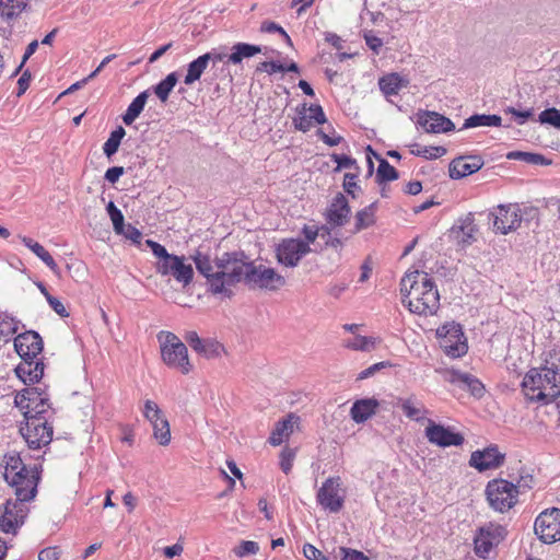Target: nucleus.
I'll return each mask as SVG.
<instances>
[{
	"instance_id": "nucleus-47",
	"label": "nucleus",
	"mask_w": 560,
	"mask_h": 560,
	"mask_svg": "<svg viewBox=\"0 0 560 560\" xmlns=\"http://www.w3.org/2000/svg\"><path fill=\"white\" fill-rule=\"evenodd\" d=\"M258 551V544L252 540H244L236 548H234V553L240 558L246 557L248 555H256Z\"/></svg>"
},
{
	"instance_id": "nucleus-61",
	"label": "nucleus",
	"mask_w": 560,
	"mask_h": 560,
	"mask_svg": "<svg viewBox=\"0 0 560 560\" xmlns=\"http://www.w3.org/2000/svg\"><path fill=\"white\" fill-rule=\"evenodd\" d=\"M366 46L373 50L375 54H378L381 47L383 46V40L377 36L372 35L371 33L364 35Z\"/></svg>"
},
{
	"instance_id": "nucleus-48",
	"label": "nucleus",
	"mask_w": 560,
	"mask_h": 560,
	"mask_svg": "<svg viewBox=\"0 0 560 560\" xmlns=\"http://www.w3.org/2000/svg\"><path fill=\"white\" fill-rule=\"evenodd\" d=\"M295 457V451L289 447H284L280 454V467L282 471L288 475L293 466Z\"/></svg>"
},
{
	"instance_id": "nucleus-56",
	"label": "nucleus",
	"mask_w": 560,
	"mask_h": 560,
	"mask_svg": "<svg viewBox=\"0 0 560 560\" xmlns=\"http://www.w3.org/2000/svg\"><path fill=\"white\" fill-rule=\"evenodd\" d=\"M331 159L335 163H337V170L349 168L355 164V160L345 154L334 153Z\"/></svg>"
},
{
	"instance_id": "nucleus-50",
	"label": "nucleus",
	"mask_w": 560,
	"mask_h": 560,
	"mask_svg": "<svg viewBox=\"0 0 560 560\" xmlns=\"http://www.w3.org/2000/svg\"><path fill=\"white\" fill-rule=\"evenodd\" d=\"M504 113L511 114L518 125H524L527 121V119L533 116L534 109L529 108L526 110H517L516 108L509 106L504 108Z\"/></svg>"
},
{
	"instance_id": "nucleus-21",
	"label": "nucleus",
	"mask_w": 560,
	"mask_h": 560,
	"mask_svg": "<svg viewBox=\"0 0 560 560\" xmlns=\"http://www.w3.org/2000/svg\"><path fill=\"white\" fill-rule=\"evenodd\" d=\"M483 166V160L478 155L459 156L450 164V176L459 179L478 172Z\"/></svg>"
},
{
	"instance_id": "nucleus-33",
	"label": "nucleus",
	"mask_w": 560,
	"mask_h": 560,
	"mask_svg": "<svg viewBox=\"0 0 560 560\" xmlns=\"http://www.w3.org/2000/svg\"><path fill=\"white\" fill-rule=\"evenodd\" d=\"M149 97V91L141 92L137 97L129 104L127 110L122 115V121L125 125L130 126L142 113Z\"/></svg>"
},
{
	"instance_id": "nucleus-35",
	"label": "nucleus",
	"mask_w": 560,
	"mask_h": 560,
	"mask_svg": "<svg viewBox=\"0 0 560 560\" xmlns=\"http://www.w3.org/2000/svg\"><path fill=\"white\" fill-rule=\"evenodd\" d=\"M207 57L203 55L197 57L187 65V72L184 78L186 85H192L196 81L200 80L202 73L208 68Z\"/></svg>"
},
{
	"instance_id": "nucleus-32",
	"label": "nucleus",
	"mask_w": 560,
	"mask_h": 560,
	"mask_svg": "<svg viewBox=\"0 0 560 560\" xmlns=\"http://www.w3.org/2000/svg\"><path fill=\"white\" fill-rule=\"evenodd\" d=\"M378 85L385 96L396 95L401 88L408 85V80L398 73H389L380 79Z\"/></svg>"
},
{
	"instance_id": "nucleus-20",
	"label": "nucleus",
	"mask_w": 560,
	"mask_h": 560,
	"mask_svg": "<svg viewBox=\"0 0 560 560\" xmlns=\"http://www.w3.org/2000/svg\"><path fill=\"white\" fill-rule=\"evenodd\" d=\"M504 455L499 452L498 446H489L471 453L469 465L478 471L498 468L502 465Z\"/></svg>"
},
{
	"instance_id": "nucleus-25",
	"label": "nucleus",
	"mask_w": 560,
	"mask_h": 560,
	"mask_svg": "<svg viewBox=\"0 0 560 560\" xmlns=\"http://www.w3.org/2000/svg\"><path fill=\"white\" fill-rule=\"evenodd\" d=\"M447 381L462 388L468 389L476 397H481L485 392L482 383L468 373L451 370L448 372Z\"/></svg>"
},
{
	"instance_id": "nucleus-3",
	"label": "nucleus",
	"mask_w": 560,
	"mask_h": 560,
	"mask_svg": "<svg viewBox=\"0 0 560 560\" xmlns=\"http://www.w3.org/2000/svg\"><path fill=\"white\" fill-rule=\"evenodd\" d=\"M43 347L42 337L34 330L19 334L14 338V349L21 358L15 374L26 385L39 382L44 375V363L38 358Z\"/></svg>"
},
{
	"instance_id": "nucleus-11",
	"label": "nucleus",
	"mask_w": 560,
	"mask_h": 560,
	"mask_svg": "<svg viewBox=\"0 0 560 560\" xmlns=\"http://www.w3.org/2000/svg\"><path fill=\"white\" fill-rule=\"evenodd\" d=\"M436 336L441 348L448 357L456 359L467 353V341L459 324H444L436 329Z\"/></svg>"
},
{
	"instance_id": "nucleus-59",
	"label": "nucleus",
	"mask_w": 560,
	"mask_h": 560,
	"mask_svg": "<svg viewBox=\"0 0 560 560\" xmlns=\"http://www.w3.org/2000/svg\"><path fill=\"white\" fill-rule=\"evenodd\" d=\"M60 550L58 547H48L39 551L38 560H58Z\"/></svg>"
},
{
	"instance_id": "nucleus-8",
	"label": "nucleus",
	"mask_w": 560,
	"mask_h": 560,
	"mask_svg": "<svg viewBox=\"0 0 560 560\" xmlns=\"http://www.w3.org/2000/svg\"><path fill=\"white\" fill-rule=\"evenodd\" d=\"M486 494L490 506L503 513L515 505L518 490L513 482L504 479H493L488 482Z\"/></svg>"
},
{
	"instance_id": "nucleus-42",
	"label": "nucleus",
	"mask_w": 560,
	"mask_h": 560,
	"mask_svg": "<svg viewBox=\"0 0 560 560\" xmlns=\"http://www.w3.org/2000/svg\"><path fill=\"white\" fill-rule=\"evenodd\" d=\"M151 425L153 429V436L159 444L163 446L167 445L171 442V430L167 419L160 420Z\"/></svg>"
},
{
	"instance_id": "nucleus-52",
	"label": "nucleus",
	"mask_w": 560,
	"mask_h": 560,
	"mask_svg": "<svg viewBox=\"0 0 560 560\" xmlns=\"http://www.w3.org/2000/svg\"><path fill=\"white\" fill-rule=\"evenodd\" d=\"M481 126H489L488 115L486 114H475L468 117L467 119H465L463 128L468 129Z\"/></svg>"
},
{
	"instance_id": "nucleus-53",
	"label": "nucleus",
	"mask_w": 560,
	"mask_h": 560,
	"mask_svg": "<svg viewBox=\"0 0 560 560\" xmlns=\"http://www.w3.org/2000/svg\"><path fill=\"white\" fill-rule=\"evenodd\" d=\"M230 54L225 52L223 49H211L210 51L203 54V57H207V62H212L215 66L218 62H226Z\"/></svg>"
},
{
	"instance_id": "nucleus-24",
	"label": "nucleus",
	"mask_w": 560,
	"mask_h": 560,
	"mask_svg": "<svg viewBox=\"0 0 560 560\" xmlns=\"http://www.w3.org/2000/svg\"><path fill=\"white\" fill-rule=\"evenodd\" d=\"M350 215V207L342 194H337L326 211V220L332 226H342Z\"/></svg>"
},
{
	"instance_id": "nucleus-46",
	"label": "nucleus",
	"mask_w": 560,
	"mask_h": 560,
	"mask_svg": "<svg viewBox=\"0 0 560 560\" xmlns=\"http://www.w3.org/2000/svg\"><path fill=\"white\" fill-rule=\"evenodd\" d=\"M411 153L417 156H423L428 160H433L443 156L446 153L444 147H421L419 149H412Z\"/></svg>"
},
{
	"instance_id": "nucleus-30",
	"label": "nucleus",
	"mask_w": 560,
	"mask_h": 560,
	"mask_svg": "<svg viewBox=\"0 0 560 560\" xmlns=\"http://www.w3.org/2000/svg\"><path fill=\"white\" fill-rule=\"evenodd\" d=\"M261 51L260 46L247 43H236L231 48L228 63L240 65L244 59L250 58Z\"/></svg>"
},
{
	"instance_id": "nucleus-26",
	"label": "nucleus",
	"mask_w": 560,
	"mask_h": 560,
	"mask_svg": "<svg viewBox=\"0 0 560 560\" xmlns=\"http://www.w3.org/2000/svg\"><path fill=\"white\" fill-rule=\"evenodd\" d=\"M380 402L375 398L359 399L353 402L350 409L351 419L355 423H363L375 415Z\"/></svg>"
},
{
	"instance_id": "nucleus-31",
	"label": "nucleus",
	"mask_w": 560,
	"mask_h": 560,
	"mask_svg": "<svg viewBox=\"0 0 560 560\" xmlns=\"http://www.w3.org/2000/svg\"><path fill=\"white\" fill-rule=\"evenodd\" d=\"M22 243L31 249L52 272L58 273L59 267L52 256L45 249L43 245L35 242L31 237L20 236Z\"/></svg>"
},
{
	"instance_id": "nucleus-12",
	"label": "nucleus",
	"mask_w": 560,
	"mask_h": 560,
	"mask_svg": "<svg viewBox=\"0 0 560 560\" xmlns=\"http://www.w3.org/2000/svg\"><path fill=\"white\" fill-rule=\"evenodd\" d=\"M346 490L340 477L327 478L316 494L317 503L330 513H338L345 504Z\"/></svg>"
},
{
	"instance_id": "nucleus-37",
	"label": "nucleus",
	"mask_w": 560,
	"mask_h": 560,
	"mask_svg": "<svg viewBox=\"0 0 560 560\" xmlns=\"http://www.w3.org/2000/svg\"><path fill=\"white\" fill-rule=\"evenodd\" d=\"M20 320L0 311V339L9 341L19 330Z\"/></svg>"
},
{
	"instance_id": "nucleus-4",
	"label": "nucleus",
	"mask_w": 560,
	"mask_h": 560,
	"mask_svg": "<svg viewBox=\"0 0 560 560\" xmlns=\"http://www.w3.org/2000/svg\"><path fill=\"white\" fill-rule=\"evenodd\" d=\"M3 477L20 500H33L40 479L38 465L26 466L20 454L10 452L3 458Z\"/></svg>"
},
{
	"instance_id": "nucleus-39",
	"label": "nucleus",
	"mask_w": 560,
	"mask_h": 560,
	"mask_svg": "<svg viewBox=\"0 0 560 560\" xmlns=\"http://www.w3.org/2000/svg\"><path fill=\"white\" fill-rule=\"evenodd\" d=\"M30 0H0V15L7 19L18 16Z\"/></svg>"
},
{
	"instance_id": "nucleus-49",
	"label": "nucleus",
	"mask_w": 560,
	"mask_h": 560,
	"mask_svg": "<svg viewBox=\"0 0 560 560\" xmlns=\"http://www.w3.org/2000/svg\"><path fill=\"white\" fill-rule=\"evenodd\" d=\"M260 31L264 33H279L289 45H292L291 38L288 35V33L283 30L282 26L275 22L264 21L260 25Z\"/></svg>"
},
{
	"instance_id": "nucleus-5",
	"label": "nucleus",
	"mask_w": 560,
	"mask_h": 560,
	"mask_svg": "<svg viewBox=\"0 0 560 560\" xmlns=\"http://www.w3.org/2000/svg\"><path fill=\"white\" fill-rule=\"evenodd\" d=\"M522 390L528 401L547 405L560 395V372L552 363L529 370L522 382Z\"/></svg>"
},
{
	"instance_id": "nucleus-62",
	"label": "nucleus",
	"mask_w": 560,
	"mask_h": 560,
	"mask_svg": "<svg viewBox=\"0 0 560 560\" xmlns=\"http://www.w3.org/2000/svg\"><path fill=\"white\" fill-rule=\"evenodd\" d=\"M30 81H31V73L28 70H25L22 73V75L20 77V79L18 80V93H16L18 96H21L22 94H24L26 92V90L30 86Z\"/></svg>"
},
{
	"instance_id": "nucleus-17",
	"label": "nucleus",
	"mask_w": 560,
	"mask_h": 560,
	"mask_svg": "<svg viewBox=\"0 0 560 560\" xmlns=\"http://www.w3.org/2000/svg\"><path fill=\"white\" fill-rule=\"evenodd\" d=\"M506 530L498 524H488L481 527L475 536V552L481 558H487L492 548L504 538Z\"/></svg>"
},
{
	"instance_id": "nucleus-58",
	"label": "nucleus",
	"mask_w": 560,
	"mask_h": 560,
	"mask_svg": "<svg viewBox=\"0 0 560 560\" xmlns=\"http://www.w3.org/2000/svg\"><path fill=\"white\" fill-rule=\"evenodd\" d=\"M121 235H124L126 238H128L137 244H139L142 238L141 232L137 228L132 226L131 224L124 226V232Z\"/></svg>"
},
{
	"instance_id": "nucleus-36",
	"label": "nucleus",
	"mask_w": 560,
	"mask_h": 560,
	"mask_svg": "<svg viewBox=\"0 0 560 560\" xmlns=\"http://www.w3.org/2000/svg\"><path fill=\"white\" fill-rule=\"evenodd\" d=\"M377 342L378 340L374 337L355 335L352 338L345 340L343 346L351 350L370 352L375 349Z\"/></svg>"
},
{
	"instance_id": "nucleus-13",
	"label": "nucleus",
	"mask_w": 560,
	"mask_h": 560,
	"mask_svg": "<svg viewBox=\"0 0 560 560\" xmlns=\"http://www.w3.org/2000/svg\"><path fill=\"white\" fill-rule=\"evenodd\" d=\"M534 529L545 544L560 540V509L551 508L541 512L535 521Z\"/></svg>"
},
{
	"instance_id": "nucleus-38",
	"label": "nucleus",
	"mask_w": 560,
	"mask_h": 560,
	"mask_svg": "<svg viewBox=\"0 0 560 560\" xmlns=\"http://www.w3.org/2000/svg\"><path fill=\"white\" fill-rule=\"evenodd\" d=\"M178 81L177 72L168 73L165 79L160 81L154 88L153 91L155 95L162 103H165L168 100L170 93L174 89Z\"/></svg>"
},
{
	"instance_id": "nucleus-22",
	"label": "nucleus",
	"mask_w": 560,
	"mask_h": 560,
	"mask_svg": "<svg viewBox=\"0 0 560 560\" xmlns=\"http://www.w3.org/2000/svg\"><path fill=\"white\" fill-rule=\"evenodd\" d=\"M185 339L194 351L207 359L219 357L223 350L220 342L213 339H201L196 331H188Z\"/></svg>"
},
{
	"instance_id": "nucleus-1",
	"label": "nucleus",
	"mask_w": 560,
	"mask_h": 560,
	"mask_svg": "<svg viewBox=\"0 0 560 560\" xmlns=\"http://www.w3.org/2000/svg\"><path fill=\"white\" fill-rule=\"evenodd\" d=\"M194 260L197 270L207 279L209 290L213 294L230 298L232 287L242 280L249 288L270 291H276L285 284L284 277L273 268L261 264L241 262L230 253H224L222 257L215 259L198 254Z\"/></svg>"
},
{
	"instance_id": "nucleus-2",
	"label": "nucleus",
	"mask_w": 560,
	"mask_h": 560,
	"mask_svg": "<svg viewBox=\"0 0 560 560\" xmlns=\"http://www.w3.org/2000/svg\"><path fill=\"white\" fill-rule=\"evenodd\" d=\"M402 303L411 313L433 315L440 307V294L433 280L427 272L415 270L400 281Z\"/></svg>"
},
{
	"instance_id": "nucleus-10",
	"label": "nucleus",
	"mask_w": 560,
	"mask_h": 560,
	"mask_svg": "<svg viewBox=\"0 0 560 560\" xmlns=\"http://www.w3.org/2000/svg\"><path fill=\"white\" fill-rule=\"evenodd\" d=\"M25 424H21L20 433L31 450H39L47 446L51 440L54 430L49 419L37 417L25 418Z\"/></svg>"
},
{
	"instance_id": "nucleus-15",
	"label": "nucleus",
	"mask_w": 560,
	"mask_h": 560,
	"mask_svg": "<svg viewBox=\"0 0 560 560\" xmlns=\"http://www.w3.org/2000/svg\"><path fill=\"white\" fill-rule=\"evenodd\" d=\"M156 270L162 276H172L184 287L188 285L194 278V269L190 264H185L183 256L172 255L166 260H159Z\"/></svg>"
},
{
	"instance_id": "nucleus-45",
	"label": "nucleus",
	"mask_w": 560,
	"mask_h": 560,
	"mask_svg": "<svg viewBox=\"0 0 560 560\" xmlns=\"http://www.w3.org/2000/svg\"><path fill=\"white\" fill-rule=\"evenodd\" d=\"M538 121L560 129V110L555 107L547 108L539 114Z\"/></svg>"
},
{
	"instance_id": "nucleus-14",
	"label": "nucleus",
	"mask_w": 560,
	"mask_h": 560,
	"mask_svg": "<svg viewBox=\"0 0 560 560\" xmlns=\"http://www.w3.org/2000/svg\"><path fill=\"white\" fill-rule=\"evenodd\" d=\"M311 250L308 244L300 238H284L276 247V257L280 265L294 268Z\"/></svg>"
},
{
	"instance_id": "nucleus-18",
	"label": "nucleus",
	"mask_w": 560,
	"mask_h": 560,
	"mask_svg": "<svg viewBox=\"0 0 560 560\" xmlns=\"http://www.w3.org/2000/svg\"><path fill=\"white\" fill-rule=\"evenodd\" d=\"M425 438L430 443L440 447L459 446L465 441L464 436L451 427L438 424L432 420H429L425 428Z\"/></svg>"
},
{
	"instance_id": "nucleus-16",
	"label": "nucleus",
	"mask_w": 560,
	"mask_h": 560,
	"mask_svg": "<svg viewBox=\"0 0 560 560\" xmlns=\"http://www.w3.org/2000/svg\"><path fill=\"white\" fill-rule=\"evenodd\" d=\"M495 232L508 234L515 231L522 222L521 209L517 205H500L492 212Z\"/></svg>"
},
{
	"instance_id": "nucleus-27",
	"label": "nucleus",
	"mask_w": 560,
	"mask_h": 560,
	"mask_svg": "<svg viewBox=\"0 0 560 560\" xmlns=\"http://www.w3.org/2000/svg\"><path fill=\"white\" fill-rule=\"evenodd\" d=\"M368 154V163H369V174L373 172V162L371 160V155H375L380 160V164L376 172V180L381 185L385 182H392L398 178V172L394 166H392L385 159L378 158V155L372 150L371 145L366 148Z\"/></svg>"
},
{
	"instance_id": "nucleus-40",
	"label": "nucleus",
	"mask_w": 560,
	"mask_h": 560,
	"mask_svg": "<svg viewBox=\"0 0 560 560\" xmlns=\"http://www.w3.org/2000/svg\"><path fill=\"white\" fill-rule=\"evenodd\" d=\"M375 203H371L364 209L360 210L355 214V229L354 232H359L374 224L375 222Z\"/></svg>"
},
{
	"instance_id": "nucleus-28",
	"label": "nucleus",
	"mask_w": 560,
	"mask_h": 560,
	"mask_svg": "<svg viewBox=\"0 0 560 560\" xmlns=\"http://www.w3.org/2000/svg\"><path fill=\"white\" fill-rule=\"evenodd\" d=\"M298 420L299 417L291 413L287 419L278 421L269 436V443L273 446L280 445L293 433V424L296 423Z\"/></svg>"
},
{
	"instance_id": "nucleus-57",
	"label": "nucleus",
	"mask_w": 560,
	"mask_h": 560,
	"mask_svg": "<svg viewBox=\"0 0 560 560\" xmlns=\"http://www.w3.org/2000/svg\"><path fill=\"white\" fill-rule=\"evenodd\" d=\"M38 45H39V44H38V40H36V39H35V40H33V42H31V43L27 45V47H26V49H25V52H24V55H23L22 61H21V63L19 65V67L16 68V70L14 71V73H13V74H18V73L21 71V69L23 68V66L25 65V62L30 59V57H31V56H33V55L35 54V51H36V50H37V48H38Z\"/></svg>"
},
{
	"instance_id": "nucleus-19",
	"label": "nucleus",
	"mask_w": 560,
	"mask_h": 560,
	"mask_svg": "<svg viewBox=\"0 0 560 560\" xmlns=\"http://www.w3.org/2000/svg\"><path fill=\"white\" fill-rule=\"evenodd\" d=\"M325 121L326 116L320 105L307 107L303 104L296 108V116L293 118L295 129L302 132L308 131L315 124L322 125Z\"/></svg>"
},
{
	"instance_id": "nucleus-51",
	"label": "nucleus",
	"mask_w": 560,
	"mask_h": 560,
	"mask_svg": "<svg viewBox=\"0 0 560 560\" xmlns=\"http://www.w3.org/2000/svg\"><path fill=\"white\" fill-rule=\"evenodd\" d=\"M324 229L325 228L323 226L322 230H324ZM319 231H320V229L315 224H305L302 228V234L305 238V241H303V243L308 244V247H311V245L314 244L317 236L319 235Z\"/></svg>"
},
{
	"instance_id": "nucleus-34",
	"label": "nucleus",
	"mask_w": 560,
	"mask_h": 560,
	"mask_svg": "<svg viewBox=\"0 0 560 560\" xmlns=\"http://www.w3.org/2000/svg\"><path fill=\"white\" fill-rule=\"evenodd\" d=\"M398 404L405 416L415 421L421 420L427 412L422 404L419 402L413 396L408 398H400Z\"/></svg>"
},
{
	"instance_id": "nucleus-44",
	"label": "nucleus",
	"mask_w": 560,
	"mask_h": 560,
	"mask_svg": "<svg viewBox=\"0 0 560 560\" xmlns=\"http://www.w3.org/2000/svg\"><path fill=\"white\" fill-rule=\"evenodd\" d=\"M107 213L113 222V228L116 234H122L125 220L122 212L115 206L113 201H109L106 207Z\"/></svg>"
},
{
	"instance_id": "nucleus-23",
	"label": "nucleus",
	"mask_w": 560,
	"mask_h": 560,
	"mask_svg": "<svg viewBox=\"0 0 560 560\" xmlns=\"http://www.w3.org/2000/svg\"><path fill=\"white\" fill-rule=\"evenodd\" d=\"M418 124L431 133L448 132L454 130L455 125L445 116L436 112H423L418 115Z\"/></svg>"
},
{
	"instance_id": "nucleus-29",
	"label": "nucleus",
	"mask_w": 560,
	"mask_h": 560,
	"mask_svg": "<svg viewBox=\"0 0 560 560\" xmlns=\"http://www.w3.org/2000/svg\"><path fill=\"white\" fill-rule=\"evenodd\" d=\"M458 223V231L456 232L458 242L463 246L471 245L476 241L475 234L477 232L472 213H468L464 218L459 219ZM455 229L456 226L453 228L454 231Z\"/></svg>"
},
{
	"instance_id": "nucleus-41",
	"label": "nucleus",
	"mask_w": 560,
	"mask_h": 560,
	"mask_svg": "<svg viewBox=\"0 0 560 560\" xmlns=\"http://www.w3.org/2000/svg\"><path fill=\"white\" fill-rule=\"evenodd\" d=\"M126 135V131L122 127H117L114 131L110 132L109 138L103 145V152L107 158L114 155L121 142V139Z\"/></svg>"
},
{
	"instance_id": "nucleus-6",
	"label": "nucleus",
	"mask_w": 560,
	"mask_h": 560,
	"mask_svg": "<svg viewBox=\"0 0 560 560\" xmlns=\"http://www.w3.org/2000/svg\"><path fill=\"white\" fill-rule=\"evenodd\" d=\"M163 362L172 368L188 374L192 365L188 359V350L184 342L173 332L161 331L158 335Z\"/></svg>"
},
{
	"instance_id": "nucleus-7",
	"label": "nucleus",
	"mask_w": 560,
	"mask_h": 560,
	"mask_svg": "<svg viewBox=\"0 0 560 560\" xmlns=\"http://www.w3.org/2000/svg\"><path fill=\"white\" fill-rule=\"evenodd\" d=\"M15 406L20 408L24 418L37 417L42 419L50 418V402L45 389L40 387H26L19 392L14 398Z\"/></svg>"
},
{
	"instance_id": "nucleus-60",
	"label": "nucleus",
	"mask_w": 560,
	"mask_h": 560,
	"mask_svg": "<svg viewBox=\"0 0 560 560\" xmlns=\"http://www.w3.org/2000/svg\"><path fill=\"white\" fill-rule=\"evenodd\" d=\"M48 304L49 306L61 317H68L69 316V313L68 311L66 310L65 305L62 304L61 301H59L57 298L55 296H48Z\"/></svg>"
},
{
	"instance_id": "nucleus-55",
	"label": "nucleus",
	"mask_w": 560,
	"mask_h": 560,
	"mask_svg": "<svg viewBox=\"0 0 560 560\" xmlns=\"http://www.w3.org/2000/svg\"><path fill=\"white\" fill-rule=\"evenodd\" d=\"M145 243H147L148 247L151 248L153 255L155 257H158L160 260H166L167 257H171L173 255V254H168L166 248L155 241L147 240Z\"/></svg>"
},
{
	"instance_id": "nucleus-63",
	"label": "nucleus",
	"mask_w": 560,
	"mask_h": 560,
	"mask_svg": "<svg viewBox=\"0 0 560 560\" xmlns=\"http://www.w3.org/2000/svg\"><path fill=\"white\" fill-rule=\"evenodd\" d=\"M122 174H124L122 166H113L106 171L104 177L107 182L115 184Z\"/></svg>"
},
{
	"instance_id": "nucleus-9",
	"label": "nucleus",
	"mask_w": 560,
	"mask_h": 560,
	"mask_svg": "<svg viewBox=\"0 0 560 560\" xmlns=\"http://www.w3.org/2000/svg\"><path fill=\"white\" fill-rule=\"evenodd\" d=\"M30 500H20V498L8 499L0 504V530L4 534L16 535L24 524L28 514L25 505Z\"/></svg>"
},
{
	"instance_id": "nucleus-54",
	"label": "nucleus",
	"mask_w": 560,
	"mask_h": 560,
	"mask_svg": "<svg viewBox=\"0 0 560 560\" xmlns=\"http://www.w3.org/2000/svg\"><path fill=\"white\" fill-rule=\"evenodd\" d=\"M389 366H392V363L388 361H382V362L372 364L371 366H369L368 369H365L359 373L358 380L369 378V377L373 376L376 372H378L383 369L389 368Z\"/></svg>"
},
{
	"instance_id": "nucleus-64",
	"label": "nucleus",
	"mask_w": 560,
	"mask_h": 560,
	"mask_svg": "<svg viewBox=\"0 0 560 560\" xmlns=\"http://www.w3.org/2000/svg\"><path fill=\"white\" fill-rule=\"evenodd\" d=\"M343 552L342 560H369L361 551L350 550L346 548H341Z\"/></svg>"
},
{
	"instance_id": "nucleus-43",
	"label": "nucleus",
	"mask_w": 560,
	"mask_h": 560,
	"mask_svg": "<svg viewBox=\"0 0 560 560\" xmlns=\"http://www.w3.org/2000/svg\"><path fill=\"white\" fill-rule=\"evenodd\" d=\"M143 417L151 423H156L160 420L166 419L163 411L160 409L156 402L151 399H147L142 409Z\"/></svg>"
}]
</instances>
